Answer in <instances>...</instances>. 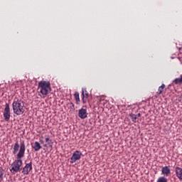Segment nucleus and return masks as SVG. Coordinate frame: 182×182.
<instances>
[{"instance_id":"2eb2a0df","label":"nucleus","mask_w":182,"mask_h":182,"mask_svg":"<svg viewBox=\"0 0 182 182\" xmlns=\"http://www.w3.org/2000/svg\"><path fill=\"white\" fill-rule=\"evenodd\" d=\"M173 83H174L175 85H181L182 84V75L179 77L176 78L173 81Z\"/></svg>"},{"instance_id":"4468645a","label":"nucleus","mask_w":182,"mask_h":182,"mask_svg":"<svg viewBox=\"0 0 182 182\" xmlns=\"http://www.w3.org/2000/svg\"><path fill=\"white\" fill-rule=\"evenodd\" d=\"M19 150V142L16 141L13 147V154H16Z\"/></svg>"},{"instance_id":"f03ea898","label":"nucleus","mask_w":182,"mask_h":182,"mask_svg":"<svg viewBox=\"0 0 182 182\" xmlns=\"http://www.w3.org/2000/svg\"><path fill=\"white\" fill-rule=\"evenodd\" d=\"M13 112L14 114L19 116L25 113V103L21 100L14 99L13 104Z\"/></svg>"},{"instance_id":"7ed1b4c3","label":"nucleus","mask_w":182,"mask_h":182,"mask_svg":"<svg viewBox=\"0 0 182 182\" xmlns=\"http://www.w3.org/2000/svg\"><path fill=\"white\" fill-rule=\"evenodd\" d=\"M50 82L49 81H40L38 86V92L43 96H48L50 92Z\"/></svg>"},{"instance_id":"0eeeda50","label":"nucleus","mask_w":182,"mask_h":182,"mask_svg":"<svg viewBox=\"0 0 182 182\" xmlns=\"http://www.w3.org/2000/svg\"><path fill=\"white\" fill-rule=\"evenodd\" d=\"M171 174V170L170 169V166H163L161 168V175L165 176L166 177H168Z\"/></svg>"},{"instance_id":"5701e85b","label":"nucleus","mask_w":182,"mask_h":182,"mask_svg":"<svg viewBox=\"0 0 182 182\" xmlns=\"http://www.w3.org/2000/svg\"><path fill=\"white\" fill-rule=\"evenodd\" d=\"M178 58H182L181 54H179Z\"/></svg>"},{"instance_id":"a211bd4d","label":"nucleus","mask_w":182,"mask_h":182,"mask_svg":"<svg viewBox=\"0 0 182 182\" xmlns=\"http://www.w3.org/2000/svg\"><path fill=\"white\" fill-rule=\"evenodd\" d=\"M156 182H168L167 178L161 176L158 178Z\"/></svg>"},{"instance_id":"9b49d317","label":"nucleus","mask_w":182,"mask_h":182,"mask_svg":"<svg viewBox=\"0 0 182 182\" xmlns=\"http://www.w3.org/2000/svg\"><path fill=\"white\" fill-rule=\"evenodd\" d=\"M45 138H46V143H47V144L44 145L45 147H46V146H48V147H53V141H52V139H50V138L49 137V135H45Z\"/></svg>"},{"instance_id":"412c9836","label":"nucleus","mask_w":182,"mask_h":182,"mask_svg":"<svg viewBox=\"0 0 182 182\" xmlns=\"http://www.w3.org/2000/svg\"><path fill=\"white\" fill-rule=\"evenodd\" d=\"M70 105L71 109H75V105L73 104V102H70Z\"/></svg>"},{"instance_id":"ddd939ff","label":"nucleus","mask_w":182,"mask_h":182,"mask_svg":"<svg viewBox=\"0 0 182 182\" xmlns=\"http://www.w3.org/2000/svg\"><path fill=\"white\" fill-rule=\"evenodd\" d=\"M33 149L35 150V151H39L41 149H42V146H41V144L38 141H36L34 143V146H33Z\"/></svg>"},{"instance_id":"f3484780","label":"nucleus","mask_w":182,"mask_h":182,"mask_svg":"<svg viewBox=\"0 0 182 182\" xmlns=\"http://www.w3.org/2000/svg\"><path fill=\"white\" fill-rule=\"evenodd\" d=\"M130 117L134 123L137 122V116L134 114H131Z\"/></svg>"},{"instance_id":"f257e3e1","label":"nucleus","mask_w":182,"mask_h":182,"mask_svg":"<svg viewBox=\"0 0 182 182\" xmlns=\"http://www.w3.org/2000/svg\"><path fill=\"white\" fill-rule=\"evenodd\" d=\"M26 150V147L25 146V141H20V149L17 154V159L15 160L11 165L10 171L13 174L15 173H18V171H21V167H22V158L25 156V151Z\"/></svg>"},{"instance_id":"dca6fc26","label":"nucleus","mask_w":182,"mask_h":182,"mask_svg":"<svg viewBox=\"0 0 182 182\" xmlns=\"http://www.w3.org/2000/svg\"><path fill=\"white\" fill-rule=\"evenodd\" d=\"M75 100L76 101L77 105H79V102H80V97H79V92H76L74 94Z\"/></svg>"},{"instance_id":"6ab92c4d","label":"nucleus","mask_w":182,"mask_h":182,"mask_svg":"<svg viewBox=\"0 0 182 182\" xmlns=\"http://www.w3.org/2000/svg\"><path fill=\"white\" fill-rule=\"evenodd\" d=\"M2 180H4V172L0 171V182H2Z\"/></svg>"},{"instance_id":"20e7f679","label":"nucleus","mask_w":182,"mask_h":182,"mask_svg":"<svg viewBox=\"0 0 182 182\" xmlns=\"http://www.w3.org/2000/svg\"><path fill=\"white\" fill-rule=\"evenodd\" d=\"M3 116L5 122H9V119H11V108L8 103L6 104Z\"/></svg>"},{"instance_id":"39448f33","label":"nucleus","mask_w":182,"mask_h":182,"mask_svg":"<svg viewBox=\"0 0 182 182\" xmlns=\"http://www.w3.org/2000/svg\"><path fill=\"white\" fill-rule=\"evenodd\" d=\"M82 157V152L79 151H75L73 154V156L70 158V164H73V163H76L77 160H80V158Z\"/></svg>"},{"instance_id":"aec40b11","label":"nucleus","mask_w":182,"mask_h":182,"mask_svg":"<svg viewBox=\"0 0 182 182\" xmlns=\"http://www.w3.org/2000/svg\"><path fill=\"white\" fill-rule=\"evenodd\" d=\"M43 136H41V139H40V143L41 144H43V143H45V141H43Z\"/></svg>"},{"instance_id":"9d476101","label":"nucleus","mask_w":182,"mask_h":182,"mask_svg":"<svg viewBox=\"0 0 182 182\" xmlns=\"http://www.w3.org/2000/svg\"><path fill=\"white\" fill-rule=\"evenodd\" d=\"M175 173H176V177L181 181H182V168H180L178 166H176L175 168Z\"/></svg>"},{"instance_id":"6e6552de","label":"nucleus","mask_w":182,"mask_h":182,"mask_svg":"<svg viewBox=\"0 0 182 182\" xmlns=\"http://www.w3.org/2000/svg\"><path fill=\"white\" fill-rule=\"evenodd\" d=\"M82 103L83 105H85L87 102V99L89 97V92H87V90H86L85 89H82Z\"/></svg>"},{"instance_id":"423d86ee","label":"nucleus","mask_w":182,"mask_h":182,"mask_svg":"<svg viewBox=\"0 0 182 182\" xmlns=\"http://www.w3.org/2000/svg\"><path fill=\"white\" fill-rule=\"evenodd\" d=\"M31 171H32V161L26 164V166L23 168L22 173L23 176H28Z\"/></svg>"},{"instance_id":"1a4fd4ad","label":"nucleus","mask_w":182,"mask_h":182,"mask_svg":"<svg viewBox=\"0 0 182 182\" xmlns=\"http://www.w3.org/2000/svg\"><path fill=\"white\" fill-rule=\"evenodd\" d=\"M78 116L80 119H86L87 117V111L86 109H80L78 111Z\"/></svg>"},{"instance_id":"f8f14e48","label":"nucleus","mask_w":182,"mask_h":182,"mask_svg":"<svg viewBox=\"0 0 182 182\" xmlns=\"http://www.w3.org/2000/svg\"><path fill=\"white\" fill-rule=\"evenodd\" d=\"M164 89H166V85L162 84L161 86H160L158 89V91L156 92V97L158 96H160L163 92H164Z\"/></svg>"},{"instance_id":"b1692460","label":"nucleus","mask_w":182,"mask_h":182,"mask_svg":"<svg viewBox=\"0 0 182 182\" xmlns=\"http://www.w3.org/2000/svg\"><path fill=\"white\" fill-rule=\"evenodd\" d=\"M106 182H110V181H106Z\"/></svg>"},{"instance_id":"4be33fe9","label":"nucleus","mask_w":182,"mask_h":182,"mask_svg":"<svg viewBox=\"0 0 182 182\" xmlns=\"http://www.w3.org/2000/svg\"><path fill=\"white\" fill-rule=\"evenodd\" d=\"M136 116V118L140 117V116H141V114L140 113H138L137 114H135Z\"/></svg>"}]
</instances>
